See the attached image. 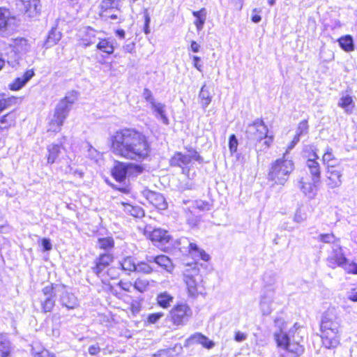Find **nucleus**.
<instances>
[{"instance_id":"f257e3e1","label":"nucleus","mask_w":357,"mask_h":357,"mask_svg":"<svg viewBox=\"0 0 357 357\" xmlns=\"http://www.w3.org/2000/svg\"><path fill=\"white\" fill-rule=\"evenodd\" d=\"M109 147L115 155L128 160L144 161L151 155L149 137L142 131L130 127H123L109 137Z\"/></svg>"},{"instance_id":"f03ea898","label":"nucleus","mask_w":357,"mask_h":357,"mask_svg":"<svg viewBox=\"0 0 357 357\" xmlns=\"http://www.w3.org/2000/svg\"><path fill=\"white\" fill-rule=\"evenodd\" d=\"M151 286V281L146 279L137 278L133 282L130 280L121 279L117 282V287L119 291L114 292V296L120 301H122L128 305V310L133 315L139 312L142 307L143 298L141 297H134L130 294L133 288L139 293H144Z\"/></svg>"},{"instance_id":"7ed1b4c3","label":"nucleus","mask_w":357,"mask_h":357,"mask_svg":"<svg viewBox=\"0 0 357 357\" xmlns=\"http://www.w3.org/2000/svg\"><path fill=\"white\" fill-rule=\"evenodd\" d=\"M320 338L323 347L331 349L340 344V319L334 307L328 308L323 314L319 324Z\"/></svg>"},{"instance_id":"20e7f679","label":"nucleus","mask_w":357,"mask_h":357,"mask_svg":"<svg viewBox=\"0 0 357 357\" xmlns=\"http://www.w3.org/2000/svg\"><path fill=\"white\" fill-rule=\"evenodd\" d=\"M115 256L109 252L100 253L93 261L91 271L93 274L102 282L108 286L109 289L113 288L109 282L116 280L119 277L118 268L114 266Z\"/></svg>"},{"instance_id":"39448f33","label":"nucleus","mask_w":357,"mask_h":357,"mask_svg":"<svg viewBox=\"0 0 357 357\" xmlns=\"http://www.w3.org/2000/svg\"><path fill=\"white\" fill-rule=\"evenodd\" d=\"M294 169V160L286 158L284 154L282 158H277L271 163L267 179L272 182L273 185L283 186L288 181Z\"/></svg>"},{"instance_id":"423d86ee","label":"nucleus","mask_w":357,"mask_h":357,"mask_svg":"<svg viewBox=\"0 0 357 357\" xmlns=\"http://www.w3.org/2000/svg\"><path fill=\"white\" fill-rule=\"evenodd\" d=\"M274 322L279 328L273 335L277 347L285 351L290 357L301 356L304 352V347L298 341L291 340L289 334L283 331L287 322L281 318H276Z\"/></svg>"},{"instance_id":"0eeeda50","label":"nucleus","mask_w":357,"mask_h":357,"mask_svg":"<svg viewBox=\"0 0 357 357\" xmlns=\"http://www.w3.org/2000/svg\"><path fill=\"white\" fill-rule=\"evenodd\" d=\"M306 166L309 170L311 181L307 178L301 177L298 181L299 188L308 199H314L318 191V186L321 178V167L318 161L307 160Z\"/></svg>"},{"instance_id":"6e6552de","label":"nucleus","mask_w":357,"mask_h":357,"mask_svg":"<svg viewBox=\"0 0 357 357\" xmlns=\"http://www.w3.org/2000/svg\"><path fill=\"white\" fill-rule=\"evenodd\" d=\"M29 49L30 45L26 39L24 38H15L10 45L9 51L7 52L8 64L15 69L25 67L28 63L26 61L25 55Z\"/></svg>"},{"instance_id":"1a4fd4ad","label":"nucleus","mask_w":357,"mask_h":357,"mask_svg":"<svg viewBox=\"0 0 357 357\" xmlns=\"http://www.w3.org/2000/svg\"><path fill=\"white\" fill-rule=\"evenodd\" d=\"M188 152V154L186 155L181 151H176L169 158V164L172 167L180 168L182 174L189 178L192 161L202 163L203 158L195 149L190 148Z\"/></svg>"},{"instance_id":"9d476101","label":"nucleus","mask_w":357,"mask_h":357,"mask_svg":"<svg viewBox=\"0 0 357 357\" xmlns=\"http://www.w3.org/2000/svg\"><path fill=\"white\" fill-rule=\"evenodd\" d=\"M144 171V167L132 162L117 161L111 170L112 178L117 182H125L126 178H135Z\"/></svg>"},{"instance_id":"9b49d317","label":"nucleus","mask_w":357,"mask_h":357,"mask_svg":"<svg viewBox=\"0 0 357 357\" xmlns=\"http://www.w3.org/2000/svg\"><path fill=\"white\" fill-rule=\"evenodd\" d=\"M192 317V310L186 302H177L169 310L167 319L176 328L184 326Z\"/></svg>"},{"instance_id":"f8f14e48","label":"nucleus","mask_w":357,"mask_h":357,"mask_svg":"<svg viewBox=\"0 0 357 357\" xmlns=\"http://www.w3.org/2000/svg\"><path fill=\"white\" fill-rule=\"evenodd\" d=\"M143 234L160 251L166 252L169 250L168 245L171 243L172 236L167 230L160 227L152 229L146 227Z\"/></svg>"},{"instance_id":"ddd939ff","label":"nucleus","mask_w":357,"mask_h":357,"mask_svg":"<svg viewBox=\"0 0 357 357\" xmlns=\"http://www.w3.org/2000/svg\"><path fill=\"white\" fill-rule=\"evenodd\" d=\"M184 282L188 294L192 296L202 294L205 291L202 276L200 275L199 269L197 266L185 271Z\"/></svg>"},{"instance_id":"4468645a","label":"nucleus","mask_w":357,"mask_h":357,"mask_svg":"<svg viewBox=\"0 0 357 357\" xmlns=\"http://www.w3.org/2000/svg\"><path fill=\"white\" fill-rule=\"evenodd\" d=\"M121 0H102L98 6V16L104 20H116L122 22L116 11H120L119 3Z\"/></svg>"},{"instance_id":"2eb2a0df","label":"nucleus","mask_w":357,"mask_h":357,"mask_svg":"<svg viewBox=\"0 0 357 357\" xmlns=\"http://www.w3.org/2000/svg\"><path fill=\"white\" fill-rule=\"evenodd\" d=\"M347 255L344 252L343 247L336 245L328 253L326 261L328 267L335 269L338 267L342 268L347 262Z\"/></svg>"},{"instance_id":"dca6fc26","label":"nucleus","mask_w":357,"mask_h":357,"mask_svg":"<svg viewBox=\"0 0 357 357\" xmlns=\"http://www.w3.org/2000/svg\"><path fill=\"white\" fill-rule=\"evenodd\" d=\"M247 132L252 139L260 143L264 135L268 132V129L264 121L259 119L248 125Z\"/></svg>"},{"instance_id":"f3484780","label":"nucleus","mask_w":357,"mask_h":357,"mask_svg":"<svg viewBox=\"0 0 357 357\" xmlns=\"http://www.w3.org/2000/svg\"><path fill=\"white\" fill-rule=\"evenodd\" d=\"M342 167L328 166L326 168L325 182L330 188H338L342 184Z\"/></svg>"},{"instance_id":"a211bd4d","label":"nucleus","mask_w":357,"mask_h":357,"mask_svg":"<svg viewBox=\"0 0 357 357\" xmlns=\"http://www.w3.org/2000/svg\"><path fill=\"white\" fill-rule=\"evenodd\" d=\"M143 195L155 209L163 211L167 208V202L161 194L150 190H144Z\"/></svg>"},{"instance_id":"6ab92c4d","label":"nucleus","mask_w":357,"mask_h":357,"mask_svg":"<svg viewBox=\"0 0 357 357\" xmlns=\"http://www.w3.org/2000/svg\"><path fill=\"white\" fill-rule=\"evenodd\" d=\"M16 5L20 11L28 13L29 17H34L41 9L40 0H16Z\"/></svg>"},{"instance_id":"aec40b11","label":"nucleus","mask_w":357,"mask_h":357,"mask_svg":"<svg viewBox=\"0 0 357 357\" xmlns=\"http://www.w3.org/2000/svg\"><path fill=\"white\" fill-rule=\"evenodd\" d=\"M98 31L91 26L86 27L84 31L81 33L78 39V45L83 47H86L94 43Z\"/></svg>"},{"instance_id":"412c9836","label":"nucleus","mask_w":357,"mask_h":357,"mask_svg":"<svg viewBox=\"0 0 357 357\" xmlns=\"http://www.w3.org/2000/svg\"><path fill=\"white\" fill-rule=\"evenodd\" d=\"M120 269L126 274L130 275L135 273L137 268V262L132 256H126L119 261Z\"/></svg>"},{"instance_id":"4be33fe9","label":"nucleus","mask_w":357,"mask_h":357,"mask_svg":"<svg viewBox=\"0 0 357 357\" xmlns=\"http://www.w3.org/2000/svg\"><path fill=\"white\" fill-rule=\"evenodd\" d=\"M34 75L33 70H26L22 77H18L9 84V88L12 91H17L21 89L28 81H29Z\"/></svg>"},{"instance_id":"5701e85b","label":"nucleus","mask_w":357,"mask_h":357,"mask_svg":"<svg viewBox=\"0 0 357 357\" xmlns=\"http://www.w3.org/2000/svg\"><path fill=\"white\" fill-rule=\"evenodd\" d=\"M15 20L8 9L0 7V31L10 29Z\"/></svg>"},{"instance_id":"b1692460","label":"nucleus","mask_w":357,"mask_h":357,"mask_svg":"<svg viewBox=\"0 0 357 357\" xmlns=\"http://www.w3.org/2000/svg\"><path fill=\"white\" fill-rule=\"evenodd\" d=\"M321 161L326 168H328V166L341 167L340 161L335 156L333 149L331 147L326 148L322 155Z\"/></svg>"},{"instance_id":"393cba45","label":"nucleus","mask_w":357,"mask_h":357,"mask_svg":"<svg viewBox=\"0 0 357 357\" xmlns=\"http://www.w3.org/2000/svg\"><path fill=\"white\" fill-rule=\"evenodd\" d=\"M156 305L162 308L167 309L174 301V296L167 291H162L157 294L155 298Z\"/></svg>"},{"instance_id":"a878e982","label":"nucleus","mask_w":357,"mask_h":357,"mask_svg":"<svg viewBox=\"0 0 357 357\" xmlns=\"http://www.w3.org/2000/svg\"><path fill=\"white\" fill-rule=\"evenodd\" d=\"M196 254H198L199 259L204 261H208L211 259L210 255L205 252L203 249H201L195 243H190L187 255L190 257L193 258Z\"/></svg>"},{"instance_id":"bb28decb","label":"nucleus","mask_w":357,"mask_h":357,"mask_svg":"<svg viewBox=\"0 0 357 357\" xmlns=\"http://www.w3.org/2000/svg\"><path fill=\"white\" fill-rule=\"evenodd\" d=\"M11 349V342L8 335L0 333V357H10Z\"/></svg>"},{"instance_id":"cd10ccee","label":"nucleus","mask_w":357,"mask_h":357,"mask_svg":"<svg viewBox=\"0 0 357 357\" xmlns=\"http://www.w3.org/2000/svg\"><path fill=\"white\" fill-rule=\"evenodd\" d=\"M153 262L169 272L173 268V264L170 258L162 254L155 256L153 258Z\"/></svg>"},{"instance_id":"c85d7f7f","label":"nucleus","mask_w":357,"mask_h":357,"mask_svg":"<svg viewBox=\"0 0 357 357\" xmlns=\"http://www.w3.org/2000/svg\"><path fill=\"white\" fill-rule=\"evenodd\" d=\"M96 49L106 55H111L114 52V46L108 38H100L96 45Z\"/></svg>"},{"instance_id":"c756f323","label":"nucleus","mask_w":357,"mask_h":357,"mask_svg":"<svg viewBox=\"0 0 357 357\" xmlns=\"http://www.w3.org/2000/svg\"><path fill=\"white\" fill-rule=\"evenodd\" d=\"M115 241L112 236L98 238L97 240V248L105 252H109L114 248Z\"/></svg>"},{"instance_id":"7c9ffc66","label":"nucleus","mask_w":357,"mask_h":357,"mask_svg":"<svg viewBox=\"0 0 357 357\" xmlns=\"http://www.w3.org/2000/svg\"><path fill=\"white\" fill-rule=\"evenodd\" d=\"M151 262V261H139L137 262L135 273L140 275L152 274L155 271V268L152 266Z\"/></svg>"},{"instance_id":"2f4dec72","label":"nucleus","mask_w":357,"mask_h":357,"mask_svg":"<svg viewBox=\"0 0 357 357\" xmlns=\"http://www.w3.org/2000/svg\"><path fill=\"white\" fill-rule=\"evenodd\" d=\"M192 15L195 17L194 24L198 31H201L204 25L206 16V10L205 8H202L199 10L193 11Z\"/></svg>"},{"instance_id":"473e14b6","label":"nucleus","mask_w":357,"mask_h":357,"mask_svg":"<svg viewBox=\"0 0 357 357\" xmlns=\"http://www.w3.org/2000/svg\"><path fill=\"white\" fill-rule=\"evenodd\" d=\"M340 47L346 52H351L354 50V40L350 35L343 36L337 39Z\"/></svg>"},{"instance_id":"72a5a7b5","label":"nucleus","mask_w":357,"mask_h":357,"mask_svg":"<svg viewBox=\"0 0 357 357\" xmlns=\"http://www.w3.org/2000/svg\"><path fill=\"white\" fill-rule=\"evenodd\" d=\"M338 106L342 108L347 113H351L354 107L352 96L350 95L342 96L340 98Z\"/></svg>"},{"instance_id":"f704fd0d","label":"nucleus","mask_w":357,"mask_h":357,"mask_svg":"<svg viewBox=\"0 0 357 357\" xmlns=\"http://www.w3.org/2000/svg\"><path fill=\"white\" fill-rule=\"evenodd\" d=\"M274 136L273 135H269L268 132L266 134L261 141V142L255 143V146L257 149L258 151H264L265 150L269 149L272 144H273Z\"/></svg>"},{"instance_id":"c9c22d12","label":"nucleus","mask_w":357,"mask_h":357,"mask_svg":"<svg viewBox=\"0 0 357 357\" xmlns=\"http://www.w3.org/2000/svg\"><path fill=\"white\" fill-rule=\"evenodd\" d=\"M192 338L196 341L197 343L201 344L203 347L210 349L215 345L214 342L209 340L206 335L197 333L192 336Z\"/></svg>"},{"instance_id":"e433bc0d","label":"nucleus","mask_w":357,"mask_h":357,"mask_svg":"<svg viewBox=\"0 0 357 357\" xmlns=\"http://www.w3.org/2000/svg\"><path fill=\"white\" fill-rule=\"evenodd\" d=\"M317 151V148L313 144L305 146L303 150L304 156L307 158V160L312 161H318L319 155Z\"/></svg>"},{"instance_id":"4c0bfd02","label":"nucleus","mask_w":357,"mask_h":357,"mask_svg":"<svg viewBox=\"0 0 357 357\" xmlns=\"http://www.w3.org/2000/svg\"><path fill=\"white\" fill-rule=\"evenodd\" d=\"M121 204L125 206V209L130 215L137 218H140L144 216V211L142 207L138 206H132L126 202H121Z\"/></svg>"},{"instance_id":"58836bf2","label":"nucleus","mask_w":357,"mask_h":357,"mask_svg":"<svg viewBox=\"0 0 357 357\" xmlns=\"http://www.w3.org/2000/svg\"><path fill=\"white\" fill-rule=\"evenodd\" d=\"M318 241L324 244H335L340 242V238L336 237L333 232L321 234L318 236Z\"/></svg>"},{"instance_id":"ea45409f","label":"nucleus","mask_w":357,"mask_h":357,"mask_svg":"<svg viewBox=\"0 0 357 357\" xmlns=\"http://www.w3.org/2000/svg\"><path fill=\"white\" fill-rule=\"evenodd\" d=\"M63 148L61 144H52L48 149V156L47 160L48 162L53 163L55 162L56 159L58 158L59 155L61 153V150Z\"/></svg>"},{"instance_id":"a19ab883","label":"nucleus","mask_w":357,"mask_h":357,"mask_svg":"<svg viewBox=\"0 0 357 357\" xmlns=\"http://www.w3.org/2000/svg\"><path fill=\"white\" fill-rule=\"evenodd\" d=\"M68 108L66 107H58L56 109V111H55L54 115L53 116V119H54L56 120V121L57 123H59L57 124V126H62L64 119H66V117L68 115Z\"/></svg>"},{"instance_id":"79ce46f5","label":"nucleus","mask_w":357,"mask_h":357,"mask_svg":"<svg viewBox=\"0 0 357 357\" xmlns=\"http://www.w3.org/2000/svg\"><path fill=\"white\" fill-rule=\"evenodd\" d=\"M61 38V33L57 30L56 28H53L50 30L46 38V43L50 45H53L57 43Z\"/></svg>"},{"instance_id":"37998d69","label":"nucleus","mask_w":357,"mask_h":357,"mask_svg":"<svg viewBox=\"0 0 357 357\" xmlns=\"http://www.w3.org/2000/svg\"><path fill=\"white\" fill-rule=\"evenodd\" d=\"M151 357H178V354L173 348L162 349L151 355Z\"/></svg>"},{"instance_id":"c03bdc74","label":"nucleus","mask_w":357,"mask_h":357,"mask_svg":"<svg viewBox=\"0 0 357 357\" xmlns=\"http://www.w3.org/2000/svg\"><path fill=\"white\" fill-rule=\"evenodd\" d=\"M14 115L12 114H7L6 115L0 117V132L4 129H8L14 123Z\"/></svg>"},{"instance_id":"a18cd8bd","label":"nucleus","mask_w":357,"mask_h":357,"mask_svg":"<svg viewBox=\"0 0 357 357\" xmlns=\"http://www.w3.org/2000/svg\"><path fill=\"white\" fill-rule=\"evenodd\" d=\"M151 107L153 109L154 112H155L158 115H160L163 122L167 124L168 118L165 114V105L160 103L152 102Z\"/></svg>"},{"instance_id":"49530a36","label":"nucleus","mask_w":357,"mask_h":357,"mask_svg":"<svg viewBox=\"0 0 357 357\" xmlns=\"http://www.w3.org/2000/svg\"><path fill=\"white\" fill-rule=\"evenodd\" d=\"M342 268L347 274L357 275V261L355 260L350 261L347 258V262L344 264Z\"/></svg>"},{"instance_id":"de8ad7c7","label":"nucleus","mask_w":357,"mask_h":357,"mask_svg":"<svg viewBox=\"0 0 357 357\" xmlns=\"http://www.w3.org/2000/svg\"><path fill=\"white\" fill-rule=\"evenodd\" d=\"M77 99V94L75 93H70L66 96L61 100V105L60 107H67L68 112L70 110V106L75 102Z\"/></svg>"},{"instance_id":"09e8293b","label":"nucleus","mask_w":357,"mask_h":357,"mask_svg":"<svg viewBox=\"0 0 357 357\" xmlns=\"http://www.w3.org/2000/svg\"><path fill=\"white\" fill-rule=\"evenodd\" d=\"M31 347V354L33 357H44L45 347L41 342L35 341L32 343Z\"/></svg>"},{"instance_id":"8fccbe9b","label":"nucleus","mask_w":357,"mask_h":357,"mask_svg":"<svg viewBox=\"0 0 357 357\" xmlns=\"http://www.w3.org/2000/svg\"><path fill=\"white\" fill-rule=\"evenodd\" d=\"M308 130H309L308 121H307V120L304 119V120H302L301 121H300L299 123L298 124V126L296 128V132L295 135H296L299 137H302V136L307 134Z\"/></svg>"},{"instance_id":"3c124183","label":"nucleus","mask_w":357,"mask_h":357,"mask_svg":"<svg viewBox=\"0 0 357 357\" xmlns=\"http://www.w3.org/2000/svg\"><path fill=\"white\" fill-rule=\"evenodd\" d=\"M199 98L203 106H208L211 102V96L208 91L205 89V85H204L199 92Z\"/></svg>"},{"instance_id":"603ef678","label":"nucleus","mask_w":357,"mask_h":357,"mask_svg":"<svg viewBox=\"0 0 357 357\" xmlns=\"http://www.w3.org/2000/svg\"><path fill=\"white\" fill-rule=\"evenodd\" d=\"M165 314L162 312H157L149 314L147 317L146 322L148 324H156L161 318L164 317Z\"/></svg>"},{"instance_id":"864d4df0","label":"nucleus","mask_w":357,"mask_h":357,"mask_svg":"<svg viewBox=\"0 0 357 357\" xmlns=\"http://www.w3.org/2000/svg\"><path fill=\"white\" fill-rule=\"evenodd\" d=\"M238 142L234 134H231L229 137V149L231 153H234L237 151Z\"/></svg>"},{"instance_id":"5fc2aeb1","label":"nucleus","mask_w":357,"mask_h":357,"mask_svg":"<svg viewBox=\"0 0 357 357\" xmlns=\"http://www.w3.org/2000/svg\"><path fill=\"white\" fill-rule=\"evenodd\" d=\"M17 100V98L15 97L5 98L3 96H0V102L2 103V107L3 109L15 103Z\"/></svg>"},{"instance_id":"6e6d98bb","label":"nucleus","mask_w":357,"mask_h":357,"mask_svg":"<svg viewBox=\"0 0 357 357\" xmlns=\"http://www.w3.org/2000/svg\"><path fill=\"white\" fill-rule=\"evenodd\" d=\"M17 100V98L15 97L5 98L3 96H0V102L2 103V107L3 109L15 103Z\"/></svg>"},{"instance_id":"4d7b16f0","label":"nucleus","mask_w":357,"mask_h":357,"mask_svg":"<svg viewBox=\"0 0 357 357\" xmlns=\"http://www.w3.org/2000/svg\"><path fill=\"white\" fill-rule=\"evenodd\" d=\"M112 187L113 190H114L115 191L121 192L125 195H129L131 192V188L130 185H126L122 187H119L115 185H113Z\"/></svg>"},{"instance_id":"13d9d810","label":"nucleus","mask_w":357,"mask_h":357,"mask_svg":"<svg viewBox=\"0 0 357 357\" xmlns=\"http://www.w3.org/2000/svg\"><path fill=\"white\" fill-rule=\"evenodd\" d=\"M56 297V294H51L48 298H46V312L50 311L54 305V298Z\"/></svg>"},{"instance_id":"bf43d9fd","label":"nucleus","mask_w":357,"mask_h":357,"mask_svg":"<svg viewBox=\"0 0 357 357\" xmlns=\"http://www.w3.org/2000/svg\"><path fill=\"white\" fill-rule=\"evenodd\" d=\"M10 231L7 221L0 217V233H8Z\"/></svg>"},{"instance_id":"052dcab7","label":"nucleus","mask_w":357,"mask_h":357,"mask_svg":"<svg viewBox=\"0 0 357 357\" xmlns=\"http://www.w3.org/2000/svg\"><path fill=\"white\" fill-rule=\"evenodd\" d=\"M143 95H144L145 100L146 101L149 102L151 105H152V102H155L153 94L149 89H144Z\"/></svg>"},{"instance_id":"680f3d73","label":"nucleus","mask_w":357,"mask_h":357,"mask_svg":"<svg viewBox=\"0 0 357 357\" xmlns=\"http://www.w3.org/2000/svg\"><path fill=\"white\" fill-rule=\"evenodd\" d=\"M57 123L54 119H52L49 123V131L56 132L60 130L61 126H57Z\"/></svg>"},{"instance_id":"e2e57ef3","label":"nucleus","mask_w":357,"mask_h":357,"mask_svg":"<svg viewBox=\"0 0 357 357\" xmlns=\"http://www.w3.org/2000/svg\"><path fill=\"white\" fill-rule=\"evenodd\" d=\"M100 351V347H99V345L98 344H93V345H91L89 347V353L91 356H96L98 354H99Z\"/></svg>"},{"instance_id":"0e129e2a","label":"nucleus","mask_w":357,"mask_h":357,"mask_svg":"<svg viewBox=\"0 0 357 357\" xmlns=\"http://www.w3.org/2000/svg\"><path fill=\"white\" fill-rule=\"evenodd\" d=\"M246 337H247V335L244 333H242L240 331H237L235 333L234 340L236 342H242V341L245 340L246 339Z\"/></svg>"},{"instance_id":"69168bd1","label":"nucleus","mask_w":357,"mask_h":357,"mask_svg":"<svg viewBox=\"0 0 357 357\" xmlns=\"http://www.w3.org/2000/svg\"><path fill=\"white\" fill-rule=\"evenodd\" d=\"M149 23H150V17L148 15H146L144 17V32L146 34H149L150 33L149 30Z\"/></svg>"},{"instance_id":"338daca9","label":"nucleus","mask_w":357,"mask_h":357,"mask_svg":"<svg viewBox=\"0 0 357 357\" xmlns=\"http://www.w3.org/2000/svg\"><path fill=\"white\" fill-rule=\"evenodd\" d=\"M200 61H201V59L199 56H192L193 66L196 69H197L199 71H202V66L199 64Z\"/></svg>"},{"instance_id":"774afa93","label":"nucleus","mask_w":357,"mask_h":357,"mask_svg":"<svg viewBox=\"0 0 357 357\" xmlns=\"http://www.w3.org/2000/svg\"><path fill=\"white\" fill-rule=\"evenodd\" d=\"M190 50L194 53H197L200 50V45L195 40L191 41L190 43Z\"/></svg>"}]
</instances>
